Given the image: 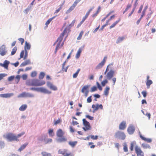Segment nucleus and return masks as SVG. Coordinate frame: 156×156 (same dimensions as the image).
Here are the masks:
<instances>
[{"instance_id": "f257e3e1", "label": "nucleus", "mask_w": 156, "mask_h": 156, "mask_svg": "<svg viewBox=\"0 0 156 156\" xmlns=\"http://www.w3.org/2000/svg\"><path fill=\"white\" fill-rule=\"evenodd\" d=\"M45 82L44 81H40L37 79H33L27 80L26 84L30 86L38 87L44 84Z\"/></svg>"}, {"instance_id": "f03ea898", "label": "nucleus", "mask_w": 156, "mask_h": 156, "mask_svg": "<svg viewBox=\"0 0 156 156\" xmlns=\"http://www.w3.org/2000/svg\"><path fill=\"white\" fill-rule=\"evenodd\" d=\"M66 30L67 28H65L62 33L61 34L59 37L58 38L56 41V42H58V43L56 45V46L55 48V53L57 52V50L60 48V45L63 39V37H64V35H66V37H67L68 35V33L67 32Z\"/></svg>"}, {"instance_id": "7ed1b4c3", "label": "nucleus", "mask_w": 156, "mask_h": 156, "mask_svg": "<svg viewBox=\"0 0 156 156\" xmlns=\"http://www.w3.org/2000/svg\"><path fill=\"white\" fill-rule=\"evenodd\" d=\"M64 133V132L61 129H59L57 130L56 132V135L58 137L60 138L58 139V141L63 142L66 141L67 140L66 138L63 136Z\"/></svg>"}, {"instance_id": "20e7f679", "label": "nucleus", "mask_w": 156, "mask_h": 156, "mask_svg": "<svg viewBox=\"0 0 156 156\" xmlns=\"http://www.w3.org/2000/svg\"><path fill=\"white\" fill-rule=\"evenodd\" d=\"M30 90H34L37 92H40L45 94H50L51 93V91L48 90L47 89L43 87L35 88L31 87L30 88Z\"/></svg>"}, {"instance_id": "39448f33", "label": "nucleus", "mask_w": 156, "mask_h": 156, "mask_svg": "<svg viewBox=\"0 0 156 156\" xmlns=\"http://www.w3.org/2000/svg\"><path fill=\"white\" fill-rule=\"evenodd\" d=\"M4 136L9 141L15 140L18 141L19 140V139L17 138L16 136L12 133H9L6 135H4Z\"/></svg>"}, {"instance_id": "423d86ee", "label": "nucleus", "mask_w": 156, "mask_h": 156, "mask_svg": "<svg viewBox=\"0 0 156 156\" xmlns=\"http://www.w3.org/2000/svg\"><path fill=\"white\" fill-rule=\"evenodd\" d=\"M135 152L137 156H144V152L141 150L140 147L136 145L135 147Z\"/></svg>"}, {"instance_id": "0eeeda50", "label": "nucleus", "mask_w": 156, "mask_h": 156, "mask_svg": "<svg viewBox=\"0 0 156 156\" xmlns=\"http://www.w3.org/2000/svg\"><path fill=\"white\" fill-rule=\"evenodd\" d=\"M83 123L85 127L83 128V129L85 131L91 129V126L90 123L86 120L84 119H83Z\"/></svg>"}, {"instance_id": "6e6552de", "label": "nucleus", "mask_w": 156, "mask_h": 156, "mask_svg": "<svg viewBox=\"0 0 156 156\" xmlns=\"http://www.w3.org/2000/svg\"><path fill=\"white\" fill-rule=\"evenodd\" d=\"M58 153L62 154L64 156H69L71 153L70 152L66 149H61L58 151Z\"/></svg>"}, {"instance_id": "1a4fd4ad", "label": "nucleus", "mask_w": 156, "mask_h": 156, "mask_svg": "<svg viewBox=\"0 0 156 156\" xmlns=\"http://www.w3.org/2000/svg\"><path fill=\"white\" fill-rule=\"evenodd\" d=\"M115 136L116 138H119V139L122 140L125 139L126 136L124 132L118 131L115 134Z\"/></svg>"}, {"instance_id": "9d476101", "label": "nucleus", "mask_w": 156, "mask_h": 156, "mask_svg": "<svg viewBox=\"0 0 156 156\" xmlns=\"http://www.w3.org/2000/svg\"><path fill=\"white\" fill-rule=\"evenodd\" d=\"M7 51L5 45H2L0 47V55L2 56H4L6 54Z\"/></svg>"}, {"instance_id": "9b49d317", "label": "nucleus", "mask_w": 156, "mask_h": 156, "mask_svg": "<svg viewBox=\"0 0 156 156\" xmlns=\"http://www.w3.org/2000/svg\"><path fill=\"white\" fill-rule=\"evenodd\" d=\"M90 87L89 85L84 86L83 87L81 90V92L83 93H84L85 96L86 97H87L89 93L88 89Z\"/></svg>"}, {"instance_id": "f8f14e48", "label": "nucleus", "mask_w": 156, "mask_h": 156, "mask_svg": "<svg viewBox=\"0 0 156 156\" xmlns=\"http://www.w3.org/2000/svg\"><path fill=\"white\" fill-rule=\"evenodd\" d=\"M106 57H105L102 61L99 63L96 67L95 69H98L101 68L105 64L106 62V59H107Z\"/></svg>"}, {"instance_id": "ddd939ff", "label": "nucleus", "mask_w": 156, "mask_h": 156, "mask_svg": "<svg viewBox=\"0 0 156 156\" xmlns=\"http://www.w3.org/2000/svg\"><path fill=\"white\" fill-rule=\"evenodd\" d=\"M34 96L33 94L23 92L20 94L18 97H33Z\"/></svg>"}, {"instance_id": "4468645a", "label": "nucleus", "mask_w": 156, "mask_h": 156, "mask_svg": "<svg viewBox=\"0 0 156 156\" xmlns=\"http://www.w3.org/2000/svg\"><path fill=\"white\" fill-rule=\"evenodd\" d=\"M135 127L132 125H130L127 129V132L129 134H132L135 131Z\"/></svg>"}, {"instance_id": "2eb2a0df", "label": "nucleus", "mask_w": 156, "mask_h": 156, "mask_svg": "<svg viewBox=\"0 0 156 156\" xmlns=\"http://www.w3.org/2000/svg\"><path fill=\"white\" fill-rule=\"evenodd\" d=\"M47 86L52 90H56L58 89L57 88L56 86L53 85L50 82H47Z\"/></svg>"}, {"instance_id": "dca6fc26", "label": "nucleus", "mask_w": 156, "mask_h": 156, "mask_svg": "<svg viewBox=\"0 0 156 156\" xmlns=\"http://www.w3.org/2000/svg\"><path fill=\"white\" fill-rule=\"evenodd\" d=\"M92 107L94 111L98 110L99 108L102 109L103 108V106L101 104L98 105V104L94 105L93 104L92 105Z\"/></svg>"}, {"instance_id": "f3484780", "label": "nucleus", "mask_w": 156, "mask_h": 156, "mask_svg": "<svg viewBox=\"0 0 156 156\" xmlns=\"http://www.w3.org/2000/svg\"><path fill=\"white\" fill-rule=\"evenodd\" d=\"M114 74V71L112 70H110L106 74V77L108 80H110L112 78Z\"/></svg>"}, {"instance_id": "a211bd4d", "label": "nucleus", "mask_w": 156, "mask_h": 156, "mask_svg": "<svg viewBox=\"0 0 156 156\" xmlns=\"http://www.w3.org/2000/svg\"><path fill=\"white\" fill-rule=\"evenodd\" d=\"M9 63V61L7 60H5L3 64L0 63V66L2 67H4L6 69H8V65Z\"/></svg>"}, {"instance_id": "6ab92c4d", "label": "nucleus", "mask_w": 156, "mask_h": 156, "mask_svg": "<svg viewBox=\"0 0 156 156\" xmlns=\"http://www.w3.org/2000/svg\"><path fill=\"white\" fill-rule=\"evenodd\" d=\"M126 127V122L125 121L122 122L119 126V128L120 130H124Z\"/></svg>"}, {"instance_id": "aec40b11", "label": "nucleus", "mask_w": 156, "mask_h": 156, "mask_svg": "<svg viewBox=\"0 0 156 156\" xmlns=\"http://www.w3.org/2000/svg\"><path fill=\"white\" fill-rule=\"evenodd\" d=\"M75 22V20H73L71 23H70L68 26L67 27L65 28H67V32L68 33H69V30L71 28V27L73 26L74 25V24Z\"/></svg>"}, {"instance_id": "412c9836", "label": "nucleus", "mask_w": 156, "mask_h": 156, "mask_svg": "<svg viewBox=\"0 0 156 156\" xmlns=\"http://www.w3.org/2000/svg\"><path fill=\"white\" fill-rule=\"evenodd\" d=\"M13 95L12 93H8L0 94V97L4 98H8L12 96Z\"/></svg>"}, {"instance_id": "4be33fe9", "label": "nucleus", "mask_w": 156, "mask_h": 156, "mask_svg": "<svg viewBox=\"0 0 156 156\" xmlns=\"http://www.w3.org/2000/svg\"><path fill=\"white\" fill-rule=\"evenodd\" d=\"M140 136L142 140L145 141L147 142L148 143H151L152 141V140L151 139H147L143 137L140 134Z\"/></svg>"}, {"instance_id": "5701e85b", "label": "nucleus", "mask_w": 156, "mask_h": 156, "mask_svg": "<svg viewBox=\"0 0 156 156\" xmlns=\"http://www.w3.org/2000/svg\"><path fill=\"white\" fill-rule=\"evenodd\" d=\"M27 105H23L20 107L19 110L21 111H23L27 109Z\"/></svg>"}, {"instance_id": "b1692460", "label": "nucleus", "mask_w": 156, "mask_h": 156, "mask_svg": "<svg viewBox=\"0 0 156 156\" xmlns=\"http://www.w3.org/2000/svg\"><path fill=\"white\" fill-rule=\"evenodd\" d=\"M30 59H27L23 62L21 65L22 66H24L30 64Z\"/></svg>"}, {"instance_id": "393cba45", "label": "nucleus", "mask_w": 156, "mask_h": 156, "mask_svg": "<svg viewBox=\"0 0 156 156\" xmlns=\"http://www.w3.org/2000/svg\"><path fill=\"white\" fill-rule=\"evenodd\" d=\"M121 20V19L120 18H119V19L116 20L115 22H114L111 26H110L109 28L110 29H111L114 27L118 23H119Z\"/></svg>"}, {"instance_id": "a878e982", "label": "nucleus", "mask_w": 156, "mask_h": 156, "mask_svg": "<svg viewBox=\"0 0 156 156\" xmlns=\"http://www.w3.org/2000/svg\"><path fill=\"white\" fill-rule=\"evenodd\" d=\"M89 14H88V13H87V12L86 13L85 16L83 17L81 21L80 22V24H79L80 25H81L85 21V20L87 18V17L89 16Z\"/></svg>"}, {"instance_id": "bb28decb", "label": "nucleus", "mask_w": 156, "mask_h": 156, "mask_svg": "<svg viewBox=\"0 0 156 156\" xmlns=\"http://www.w3.org/2000/svg\"><path fill=\"white\" fill-rule=\"evenodd\" d=\"M141 146L144 149H150L151 148L149 144L145 143L142 144Z\"/></svg>"}, {"instance_id": "cd10ccee", "label": "nucleus", "mask_w": 156, "mask_h": 156, "mask_svg": "<svg viewBox=\"0 0 156 156\" xmlns=\"http://www.w3.org/2000/svg\"><path fill=\"white\" fill-rule=\"evenodd\" d=\"M24 48L25 51L27 50H29L30 49V45L29 44L27 43V41H26L25 42Z\"/></svg>"}, {"instance_id": "c85d7f7f", "label": "nucleus", "mask_w": 156, "mask_h": 156, "mask_svg": "<svg viewBox=\"0 0 156 156\" xmlns=\"http://www.w3.org/2000/svg\"><path fill=\"white\" fill-rule=\"evenodd\" d=\"M48 133L50 136H53L54 135V133L52 129H49L48 131Z\"/></svg>"}, {"instance_id": "c756f323", "label": "nucleus", "mask_w": 156, "mask_h": 156, "mask_svg": "<svg viewBox=\"0 0 156 156\" xmlns=\"http://www.w3.org/2000/svg\"><path fill=\"white\" fill-rule=\"evenodd\" d=\"M28 145V143L22 145L18 149V151H21L23 150Z\"/></svg>"}, {"instance_id": "7c9ffc66", "label": "nucleus", "mask_w": 156, "mask_h": 156, "mask_svg": "<svg viewBox=\"0 0 156 156\" xmlns=\"http://www.w3.org/2000/svg\"><path fill=\"white\" fill-rule=\"evenodd\" d=\"M109 90L110 88L108 87L107 86L106 87L104 90V94L105 95L107 96L108 95Z\"/></svg>"}, {"instance_id": "2f4dec72", "label": "nucleus", "mask_w": 156, "mask_h": 156, "mask_svg": "<svg viewBox=\"0 0 156 156\" xmlns=\"http://www.w3.org/2000/svg\"><path fill=\"white\" fill-rule=\"evenodd\" d=\"M55 17V16H53L51 18H49L46 22L45 25H46L47 27L48 26V25L51 22Z\"/></svg>"}, {"instance_id": "473e14b6", "label": "nucleus", "mask_w": 156, "mask_h": 156, "mask_svg": "<svg viewBox=\"0 0 156 156\" xmlns=\"http://www.w3.org/2000/svg\"><path fill=\"white\" fill-rule=\"evenodd\" d=\"M77 141H75L74 142L70 141L69 142V144L72 147H74L77 144Z\"/></svg>"}, {"instance_id": "72a5a7b5", "label": "nucleus", "mask_w": 156, "mask_h": 156, "mask_svg": "<svg viewBox=\"0 0 156 156\" xmlns=\"http://www.w3.org/2000/svg\"><path fill=\"white\" fill-rule=\"evenodd\" d=\"M41 154L42 156H51V154L45 151H43Z\"/></svg>"}, {"instance_id": "f704fd0d", "label": "nucleus", "mask_w": 156, "mask_h": 156, "mask_svg": "<svg viewBox=\"0 0 156 156\" xmlns=\"http://www.w3.org/2000/svg\"><path fill=\"white\" fill-rule=\"evenodd\" d=\"M82 49L81 48H80L77 52L76 55V58H78L80 56V54L82 52Z\"/></svg>"}, {"instance_id": "c9c22d12", "label": "nucleus", "mask_w": 156, "mask_h": 156, "mask_svg": "<svg viewBox=\"0 0 156 156\" xmlns=\"http://www.w3.org/2000/svg\"><path fill=\"white\" fill-rule=\"evenodd\" d=\"M153 83L152 81L151 80H148L147 81L146 84L147 86V88H149L150 87V86L151 84Z\"/></svg>"}, {"instance_id": "e433bc0d", "label": "nucleus", "mask_w": 156, "mask_h": 156, "mask_svg": "<svg viewBox=\"0 0 156 156\" xmlns=\"http://www.w3.org/2000/svg\"><path fill=\"white\" fill-rule=\"evenodd\" d=\"M125 38V37H119L117 39L116 43L118 44L120 43Z\"/></svg>"}, {"instance_id": "4c0bfd02", "label": "nucleus", "mask_w": 156, "mask_h": 156, "mask_svg": "<svg viewBox=\"0 0 156 156\" xmlns=\"http://www.w3.org/2000/svg\"><path fill=\"white\" fill-rule=\"evenodd\" d=\"M131 4H128L126 6V7L125 10L123 12V14H124L125 12L127 11L131 7Z\"/></svg>"}, {"instance_id": "58836bf2", "label": "nucleus", "mask_w": 156, "mask_h": 156, "mask_svg": "<svg viewBox=\"0 0 156 156\" xmlns=\"http://www.w3.org/2000/svg\"><path fill=\"white\" fill-rule=\"evenodd\" d=\"M44 141L45 144H47L51 142L52 141V140L51 139H44Z\"/></svg>"}, {"instance_id": "ea45409f", "label": "nucleus", "mask_w": 156, "mask_h": 156, "mask_svg": "<svg viewBox=\"0 0 156 156\" xmlns=\"http://www.w3.org/2000/svg\"><path fill=\"white\" fill-rule=\"evenodd\" d=\"M80 69H78L77 71L73 75V77L74 78H76L77 77L78 75V73L80 71Z\"/></svg>"}, {"instance_id": "a19ab883", "label": "nucleus", "mask_w": 156, "mask_h": 156, "mask_svg": "<svg viewBox=\"0 0 156 156\" xmlns=\"http://www.w3.org/2000/svg\"><path fill=\"white\" fill-rule=\"evenodd\" d=\"M45 75L44 73L43 72H41L39 76V78L40 79H42L43 78Z\"/></svg>"}, {"instance_id": "79ce46f5", "label": "nucleus", "mask_w": 156, "mask_h": 156, "mask_svg": "<svg viewBox=\"0 0 156 156\" xmlns=\"http://www.w3.org/2000/svg\"><path fill=\"white\" fill-rule=\"evenodd\" d=\"M17 50V47H14L12 49V50L11 52V54L12 55H14L16 52Z\"/></svg>"}, {"instance_id": "37998d69", "label": "nucleus", "mask_w": 156, "mask_h": 156, "mask_svg": "<svg viewBox=\"0 0 156 156\" xmlns=\"http://www.w3.org/2000/svg\"><path fill=\"white\" fill-rule=\"evenodd\" d=\"M62 5H60L59 7L57 9H56L54 12V14H56L59 11L62 9Z\"/></svg>"}, {"instance_id": "c03bdc74", "label": "nucleus", "mask_w": 156, "mask_h": 156, "mask_svg": "<svg viewBox=\"0 0 156 156\" xmlns=\"http://www.w3.org/2000/svg\"><path fill=\"white\" fill-rule=\"evenodd\" d=\"M83 31H82L80 33L78 37L77 38V39L78 40H80L81 38L82 37L83 34Z\"/></svg>"}, {"instance_id": "a18cd8bd", "label": "nucleus", "mask_w": 156, "mask_h": 156, "mask_svg": "<svg viewBox=\"0 0 156 156\" xmlns=\"http://www.w3.org/2000/svg\"><path fill=\"white\" fill-rule=\"evenodd\" d=\"M37 73L34 71L32 72L31 74V76L32 77H34L37 76Z\"/></svg>"}, {"instance_id": "49530a36", "label": "nucleus", "mask_w": 156, "mask_h": 156, "mask_svg": "<svg viewBox=\"0 0 156 156\" xmlns=\"http://www.w3.org/2000/svg\"><path fill=\"white\" fill-rule=\"evenodd\" d=\"M75 8V7L72 5L67 10V12H71L72 10H73Z\"/></svg>"}, {"instance_id": "de8ad7c7", "label": "nucleus", "mask_w": 156, "mask_h": 156, "mask_svg": "<svg viewBox=\"0 0 156 156\" xmlns=\"http://www.w3.org/2000/svg\"><path fill=\"white\" fill-rule=\"evenodd\" d=\"M20 77L19 75H18L16 76L15 80V81H16L17 82V83L19 81L20 79Z\"/></svg>"}, {"instance_id": "09e8293b", "label": "nucleus", "mask_w": 156, "mask_h": 156, "mask_svg": "<svg viewBox=\"0 0 156 156\" xmlns=\"http://www.w3.org/2000/svg\"><path fill=\"white\" fill-rule=\"evenodd\" d=\"M108 83V81L107 80L105 79L101 82V84L103 86H104L105 85V84Z\"/></svg>"}, {"instance_id": "8fccbe9b", "label": "nucleus", "mask_w": 156, "mask_h": 156, "mask_svg": "<svg viewBox=\"0 0 156 156\" xmlns=\"http://www.w3.org/2000/svg\"><path fill=\"white\" fill-rule=\"evenodd\" d=\"M96 84L100 90H101L102 89V87L100 85V84L98 82H97Z\"/></svg>"}, {"instance_id": "3c124183", "label": "nucleus", "mask_w": 156, "mask_h": 156, "mask_svg": "<svg viewBox=\"0 0 156 156\" xmlns=\"http://www.w3.org/2000/svg\"><path fill=\"white\" fill-rule=\"evenodd\" d=\"M136 143H134L133 142H132L131 144L130 147V150L131 151H133V148L134 146V145Z\"/></svg>"}, {"instance_id": "603ef678", "label": "nucleus", "mask_w": 156, "mask_h": 156, "mask_svg": "<svg viewBox=\"0 0 156 156\" xmlns=\"http://www.w3.org/2000/svg\"><path fill=\"white\" fill-rule=\"evenodd\" d=\"M142 94L143 95L144 98H146L147 95V92L146 91H143L141 92Z\"/></svg>"}, {"instance_id": "864d4df0", "label": "nucleus", "mask_w": 156, "mask_h": 156, "mask_svg": "<svg viewBox=\"0 0 156 156\" xmlns=\"http://www.w3.org/2000/svg\"><path fill=\"white\" fill-rule=\"evenodd\" d=\"M90 138L93 140H97L98 138V136H94V135H91L90 136Z\"/></svg>"}, {"instance_id": "5fc2aeb1", "label": "nucleus", "mask_w": 156, "mask_h": 156, "mask_svg": "<svg viewBox=\"0 0 156 156\" xmlns=\"http://www.w3.org/2000/svg\"><path fill=\"white\" fill-rule=\"evenodd\" d=\"M25 55L23 57V59L24 60L26 59L27 57L28 56V52L27 50H25Z\"/></svg>"}, {"instance_id": "6e6d98bb", "label": "nucleus", "mask_w": 156, "mask_h": 156, "mask_svg": "<svg viewBox=\"0 0 156 156\" xmlns=\"http://www.w3.org/2000/svg\"><path fill=\"white\" fill-rule=\"evenodd\" d=\"M97 89V87L96 86H93L91 88V92H93L94 91L96 90Z\"/></svg>"}, {"instance_id": "4d7b16f0", "label": "nucleus", "mask_w": 156, "mask_h": 156, "mask_svg": "<svg viewBox=\"0 0 156 156\" xmlns=\"http://www.w3.org/2000/svg\"><path fill=\"white\" fill-rule=\"evenodd\" d=\"M25 133L24 132H23L21 133L20 134H18L17 136H16V137H17V138L18 139V138L21 137V136L23 135Z\"/></svg>"}, {"instance_id": "13d9d810", "label": "nucleus", "mask_w": 156, "mask_h": 156, "mask_svg": "<svg viewBox=\"0 0 156 156\" xmlns=\"http://www.w3.org/2000/svg\"><path fill=\"white\" fill-rule=\"evenodd\" d=\"M18 40L21 42V44L22 45L23 44V43L24 42V39L22 38H19Z\"/></svg>"}, {"instance_id": "bf43d9fd", "label": "nucleus", "mask_w": 156, "mask_h": 156, "mask_svg": "<svg viewBox=\"0 0 156 156\" xmlns=\"http://www.w3.org/2000/svg\"><path fill=\"white\" fill-rule=\"evenodd\" d=\"M91 96L88 97L87 99V101L88 103H90L92 101Z\"/></svg>"}, {"instance_id": "052dcab7", "label": "nucleus", "mask_w": 156, "mask_h": 156, "mask_svg": "<svg viewBox=\"0 0 156 156\" xmlns=\"http://www.w3.org/2000/svg\"><path fill=\"white\" fill-rule=\"evenodd\" d=\"M146 9H144V10L143 11L142 13V15L140 17L141 19L143 18V16L145 15V14L146 12Z\"/></svg>"}, {"instance_id": "680f3d73", "label": "nucleus", "mask_w": 156, "mask_h": 156, "mask_svg": "<svg viewBox=\"0 0 156 156\" xmlns=\"http://www.w3.org/2000/svg\"><path fill=\"white\" fill-rule=\"evenodd\" d=\"M14 78V76H11L9 77L8 80L9 81H11Z\"/></svg>"}, {"instance_id": "e2e57ef3", "label": "nucleus", "mask_w": 156, "mask_h": 156, "mask_svg": "<svg viewBox=\"0 0 156 156\" xmlns=\"http://www.w3.org/2000/svg\"><path fill=\"white\" fill-rule=\"evenodd\" d=\"M24 55V51L23 50L22 51L20 54V58H22L23 57Z\"/></svg>"}, {"instance_id": "0e129e2a", "label": "nucleus", "mask_w": 156, "mask_h": 156, "mask_svg": "<svg viewBox=\"0 0 156 156\" xmlns=\"http://www.w3.org/2000/svg\"><path fill=\"white\" fill-rule=\"evenodd\" d=\"M61 122V120L59 119L55 121L54 122V125H56L60 123Z\"/></svg>"}, {"instance_id": "69168bd1", "label": "nucleus", "mask_w": 156, "mask_h": 156, "mask_svg": "<svg viewBox=\"0 0 156 156\" xmlns=\"http://www.w3.org/2000/svg\"><path fill=\"white\" fill-rule=\"evenodd\" d=\"M135 8H133L132 11H131V12L130 13H129V16H128L129 17V16H131L133 14V13L134 10H135Z\"/></svg>"}, {"instance_id": "338daca9", "label": "nucleus", "mask_w": 156, "mask_h": 156, "mask_svg": "<svg viewBox=\"0 0 156 156\" xmlns=\"http://www.w3.org/2000/svg\"><path fill=\"white\" fill-rule=\"evenodd\" d=\"M145 115L148 117L149 119H150L151 116V114L150 113L148 112Z\"/></svg>"}, {"instance_id": "774afa93", "label": "nucleus", "mask_w": 156, "mask_h": 156, "mask_svg": "<svg viewBox=\"0 0 156 156\" xmlns=\"http://www.w3.org/2000/svg\"><path fill=\"white\" fill-rule=\"evenodd\" d=\"M86 117L91 120H92L94 119V117H91L89 115H87L86 116Z\"/></svg>"}]
</instances>
